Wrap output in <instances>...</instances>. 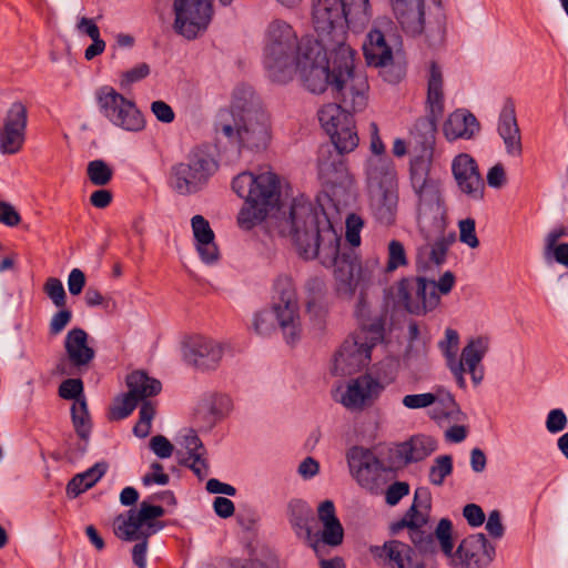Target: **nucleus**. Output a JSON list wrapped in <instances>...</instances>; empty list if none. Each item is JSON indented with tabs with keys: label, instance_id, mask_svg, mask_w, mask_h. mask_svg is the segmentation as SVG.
Instances as JSON below:
<instances>
[{
	"label": "nucleus",
	"instance_id": "obj_47",
	"mask_svg": "<svg viewBox=\"0 0 568 568\" xmlns=\"http://www.w3.org/2000/svg\"><path fill=\"white\" fill-rule=\"evenodd\" d=\"M184 446L189 452L190 458L194 459V462H201V465L207 469V463L203 458L205 448L194 429H190L189 433L184 436Z\"/></svg>",
	"mask_w": 568,
	"mask_h": 568
},
{
	"label": "nucleus",
	"instance_id": "obj_10",
	"mask_svg": "<svg viewBox=\"0 0 568 568\" xmlns=\"http://www.w3.org/2000/svg\"><path fill=\"white\" fill-rule=\"evenodd\" d=\"M384 320L376 317L369 325L362 323V329L348 336L335 353L333 374L353 375L366 367L372 357V349L384 338Z\"/></svg>",
	"mask_w": 568,
	"mask_h": 568
},
{
	"label": "nucleus",
	"instance_id": "obj_15",
	"mask_svg": "<svg viewBox=\"0 0 568 568\" xmlns=\"http://www.w3.org/2000/svg\"><path fill=\"white\" fill-rule=\"evenodd\" d=\"M174 31L187 40L204 32L213 17L211 0H173Z\"/></svg>",
	"mask_w": 568,
	"mask_h": 568
},
{
	"label": "nucleus",
	"instance_id": "obj_53",
	"mask_svg": "<svg viewBox=\"0 0 568 568\" xmlns=\"http://www.w3.org/2000/svg\"><path fill=\"white\" fill-rule=\"evenodd\" d=\"M567 416L561 408L551 409L546 418V428L551 434H557L567 427Z\"/></svg>",
	"mask_w": 568,
	"mask_h": 568
},
{
	"label": "nucleus",
	"instance_id": "obj_9",
	"mask_svg": "<svg viewBox=\"0 0 568 568\" xmlns=\"http://www.w3.org/2000/svg\"><path fill=\"white\" fill-rule=\"evenodd\" d=\"M219 169V161L209 150L195 146L183 161L170 168L166 183L179 195H193L209 185Z\"/></svg>",
	"mask_w": 568,
	"mask_h": 568
},
{
	"label": "nucleus",
	"instance_id": "obj_16",
	"mask_svg": "<svg viewBox=\"0 0 568 568\" xmlns=\"http://www.w3.org/2000/svg\"><path fill=\"white\" fill-rule=\"evenodd\" d=\"M345 458L352 478L362 488L376 493L387 468L371 448L354 445L346 450Z\"/></svg>",
	"mask_w": 568,
	"mask_h": 568
},
{
	"label": "nucleus",
	"instance_id": "obj_8",
	"mask_svg": "<svg viewBox=\"0 0 568 568\" xmlns=\"http://www.w3.org/2000/svg\"><path fill=\"white\" fill-rule=\"evenodd\" d=\"M313 26L316 32L314 44L324 49L348 47L347 29L351 24H364L367 19H357L351 12L347 0H315L313 3Z\"/></svg>",
	"mask_w": 568,
	"mask_h": 568
},
{
	"label": "nucleus",
	"instance_id": "obj_29",
	"mask_svg": "<svg viewBox=\"0 0 568 568\" xmlns=\"http://www.w3.org/2000/svg\"><path fill=\"white\" fill-rule=\"evenodd\" d=\"M286 517L296 537L305 544L315 520L312 507L304 499L293 498L287 503Z\"/></svg>",
	"mask_w": 568,
	"mask_h": 568
},
{
	"label": "nucleus",
	"instance_id": "obj_26",
	"mask_svg": "<svg viewBox=\"0 0 568 568\" xmlns=\"http://www.w3.org/2000/svg\"><path fill=\"white\" fill-rule=\"evenodd\" d=\"M498 133L509 155L520 156L523 152L520 131L517 124L515 103L510 98L505 100L499 114Z\"/></svg>",
	"mask_w": 568,
	"mask_h": 568
},
{
	"label": "nucleus",
	"instance_id": "obj_60",
	"mask_svg": "<svg viewBox=\"0 0 568 568\" xmlns=\"http://www.w3.org/2000/svg\"><path fill=\"white\" fill-rule=\"evenodd\" d=\"M486 530L489 536L496 539H500L505 534V527L501 523V514L499 510L494 509L489 513L486 521Z\"/></svg>",
	"mask_w": 568,
	"mask_h": 568
},
{
	"label": "nucleus",
	"instance_id": "obj_23",
	"mask_svg": "<svg viewBox=\"0 0 568 568\" xmlns=\"http://www.w3.org/2000/svg\"><path fill=\"white\" fill-rule=\"evenodd\" d=\"M222 356V346L203 336L193 337L183 346L184 361L199 371L215 369Z\"/></svg>",
	"mask_w": 568,
	"mask_h": 568
},
{
	"label": "nucleus",
	"instance_id": "obj_46",
	"mask_svg": "<svg viewBox=\"0 0 568 568\" xmlns=\"http://www.w3.org/2000/svg\"><path fill=\"white\" fill-rule=\"evenodd\" d=\"M452 531V521L448 518H442L434 534V539H438L443 552L447 556H452L454 549Z\"/></svg>",
	"mask_w": 568,
	"mask_h": 568
},
{
	"label": "nucleus",
	"instance_id": "obj_44",
	"mask_svg": "<svg viewBox=\"0 0 568 568\" xmlns=\"http://www.w3.org/2000/svg\"><path fill=\"white\" fill-rule=\"evenodd\" d=\"M139 400L131 395L130 392L118 398L115 404L110 408V418L121 420L126 418L135 409Z\"/></svg>",
	"mask_w": 568,
	"mask_h": 568
},
{
	"label": "nucleus",
	"instance_id": "obj_7",
	"mask_svg": "<svg viewBox=\"0 0 568 568\" xmlns=\"http://www.w3.org/2000/svg\"><path fill=\"white\" fill-rule=\"evenodd\" d=\"M433 7L425 10L424 0H390L392 9L406 34L425 33L432 44L440 43L446 36L447 18L442 0H432Z\"/></svg>",
	"mask_w": 568,
	"mask_h": 568
},
{
	"label": "nucleus",
	"instance_id": "obj_41",
	"mask_svg": "<svg viewBox=\"0 0 568 568\" xmlns=\"http://www.w3.org/2000/svg\"><path fill=\"white\" fill-rule=\"evenodd\" d=\"M87 174L92 184L104 186L112 180L113 170L105 161L93 160L88 164Z\"/></svg>",
	"mask_w": 568,
	"mask_h": 568
},
{
	"label": "nucleus",
	"instance_id": "obj_25",
	"mask_svg": "<svg viewBox=\"0 0 568 568\" xmlns=\"http://www.w3.org/2000/svg\"><path fill=\"white\" fill-rule=\"evenodd\" d=\"M382 389L383 385L376 378L365 374L348 383L341 403L348 409H363Z\"/></svg>",
	"mask_w": 568,
	"mask_h": 568
},
{
	"label": "nucleus",
	"instance_id": "obj_3",
	"mask_svg": "<svg viewBox=\"0 0 568 568\" xmlns=\"http://www.w3.org/2000/svg\"><path fill=\"white\" fill-rule=\"evenodd\" d=\"M270 118L255 101L251 88L237 87L229 109H221L215 118L214 131L241 151H261L271 140Z\"/></svg>",
	"mask_w": 568,
	"mask_h": 568
},
{
	"label": "nucleus",
	"instance_id": "obj_51",
	"mask_svg": "<svg viewBox=\"0 0 568 568\" xmlns=\"http://www.w3.org/2000/svg\"><path fill=\"white\" fill-rule=\"evenodd\" d=\"M437 397L434 393L409 394L404 396L403 405L409 409H418L432 406L436 403Z\"/></svg>",
	"mask_w": 568,
	"mask_h": 568
},
{
	"label": "nucleus",
	"instance_id": "obj_6",
	"mask_svg": "<svg viewBox=\"0 0 568 568\" xmlns=\"http://www.w3.org/2000/svg\"><path fill=\"white\" fill-rule=\"evenodd\" d=\"M298 40L293 27L282 19L272 20L264 33L263 64L273 82L286 83L294 73Z\"/></svg>",
	"mask_w": 568,
	"mask_h": 568
},
{
	"label": "nucleus",
	"instance_id": "obj_48",
	"mask_svg": "<svg viewBox=\"0 0 568 568\" xmlns=\"http://www.w3.org/2000/svg\"><path fill=\"white\" fill-rule=\"evenodd\" d=\"M459 241L470 248L479 246V240L476 234V222L471 217L459 221Z\"/></svg>",
	"mask_w": 568,
	"mask_h": 568
},
{
	"label": "nucleus",
	"instance_id": "obj_55",
	"mask_svg": "<svg viewBox=\"0 0 568 568\" xmlns=\"http://www.w3.org/2000/svg\"><path fill=\"white\" fill-rule=\"evenodd\" d=\"M151 450L159 458H169L174 450L172 443L163 435H155L150 440Z\"/></svg>",
	"mask_w": 568,
	"mask_h": 568
},
{
	"label": "nucleus",
	"instance_id": "obj_21",
	"mask_svg": "<svg viewBox=\"0 0 568 568\" xmlns=\"http://www.w3.org/2000/svg\"><path fill=\"white\" fill-rule=\"evenodd\" d=\"M437 120L434 118H418L409 133L408 146L413 153L409 165L424 160L432 165L437 131Z\"/></svg>",
	"mask_w": 568,
	"mask_h": 568
},
{
	"label": "nucleus",
	"instance_id": "obj_35",
	"mask_svg": "<svg viewBox=\"0 0 568 568\" xmlns=\"http://www.w3.org/2000/svg\"><path fill=\"white\" fill-rule=\"evenodd\" d=\"M126 386L131 395L139 402L148 400L149 397L156 396L162 390V384L159 379L149 376L143 371H134L126 376Z\"/></svg>",
	"mask_w": 568,
	"mask_h": 568
},
{
	"label": "nucleus",
	"instance_id": "obj_17",
	"mask_svg": "<svg viewBox=\"0 0 568 568\" xmlns=\"http://www.w3.org/2000/svg\"><path fill=\"white\" fill-rule=\"evenodd\" d=\"M317 517L322 523V530H311V536L305 545L308 546L317 558L323 556V546L338 547L344 541V527L336 515L335 504L331 499L322 501L317 507Z\"/></svg>",
	"mask_w": 568,
	"mask_h": 568
},
{
	"label": "nucleus",
	"instance_id": "obj_61",
	"mask_svg": "<svg viewBox=\"0 0 568 568\" xmlns=\"http://www.w3.org/2000/svg\"><path fill=\"white\" fill-rule=\"evenodd\" d=\"M21 221L19 212L8 202L0 201V223L17 226Z\"/></svg>",
	"mask_w": 568,
	"mask_h": 568
},
{
	"label": "nucleus",
	"instance_id": "obj_22",
	"mask_svg": "<svg viewBox=\"0 0 568 568\" xmlns=\"http://www.w3.org/2000/svg\"><path fill=\"white\" fill-rule=\"evenodd\" d=\"M371 552L375 558L382 559L387 568H434L424 560H418L413 547L396 539L372 547Z\"/></svg>",
	"mask_w": 568,
	"mask_h": 568
},
{
	"label": "nucleus",
	"instance_id": "obj_19",
	"mask_svg": "<svg viewBox=\"0 0 568 568\" xmlns=\"http://www.w3.org/2000/svg\"><path fill=\"white\" fill-rule=\"evenodd\" d=\"M496 557V547L483 532L462 540L456 550L457 568H487Z\"/></svg>",
	"mask_w": 568,
	"mask_h": 568
},
{
	"label": "nucleus",
	"instance_id": "obj_20",
	"mask_svg": "<svg viewBox=\"0 0 568 568\" xmlns=\"http://www.w3.org/2000/svg\"><path fill=\"white\" fill-rule=\"evenodd\" d=\"M452 173L458 190L469 200L481 201L484 199L485 182L473 156L467 153L456 155L452 162Z\"/></svg>",
	"mask_w": 568,
	"mask_h": 568
},
{
	"label": "nucleus",
	"instance_id": "obj_12",
	"mask_svg": "<svg viewBox=\"0 0 568 568\" xmlns=\"http://www.w3.org/2000/svg\"><path fill=\"white\" fill-rule=\"evenodd\" d=\"M97 101L102 115L114 126L128 132H140L145 119L133 100L126 99L114 88L104 85L97 91Z\"/></svg>",
	"mask_w": 568,
	"mask_h": 568
},
{
	"label": "nucleus",
	"instance_id": "obj_2",
	"mask_svg": "<svg viewBox=\"0 0 568 568\" xmlns=\"http://www.w3.org/2000/svg\"><path fill=\"white\" fill-rule=\"evenodd\" d=\"M304 88L315 94L331 90L336 102L324 105L336 106L338 119L362 112L368 103L369 84L366 75L355 70V51L351 47L324 49L308 42L295 59Z\"/></svg>",
	"mask_w": 568,
	"mask_h": 568
},
{
	"label": "nucleus",
	"instance_id": "obj_54",
	"mask_svg": "<svg viewBox=\"0 0 568 568\" xmlns=\"http://www.w3.org/2000/svg\"><path fill=\"white\" fill-rule=\"evenodd\" d=\"M152 473H146L142 477V484L144 486H150L153 484L156 485H168L170 481V477L168 474L163 473V466L159 462H153L151 464Z\"/></svg>",
	"mask_w": 568,
	"mask_h": 568
},
{
	"label": "nucleus",
	"instance_id": "obj_32",
	"mask_svg": "<svg viewBox=\"0 0 568 568\" xmlns=\"http://www.w3.org/2000/svg\"><path fill=\"white\" fill-rule=\"evenodd\" d=\"M436 449V442L428 436L413 437L400 443L396 448V457L405 465L425 459Z\"/></svg>",
	"mask_w": 568,
	"mask_h": 568
},
{
	"label": "nucleus",
	"instance_id": "obj_52",
	"mask_svg": "<svg viewBox=\"0 0 568 568\" xmlns=\"http://www.w3.org/2000/svg\"><path fill=\"white\" fill-rule=\"evenodd\" d=\"M409 484L406 481H395L390 484L385 491V501L388 506H396L402 498L409 494Z\"/></svg>",
	"mask_w": 568,
	"mask_h": 568
},
{
	"label": "nucleus",
	"instance_id": "obj_38",
	"mask_svg": "<svg viewBox=\"0 0 568 568\" xmlns=\"http://www.w3.org/2000/svg\"><path fill=\"white\" fill-rule=\"evenodd\" d=\"M145 520H142L141 511L130 509L128 511V518H123L122 515L118 516L114 521V532L123 540H139V529L144 526Z\"/></svg>",
	"mask_w": 568,
	"mask_h": 568
},
{
	"label": "nucleus",
	"instance_id": "obj_57",
	"mask_svg": "<svg viewBox=\"0 0 568 568\" xmlns=\"http://www.w3.org/2000/svg\"><path fill=\"white\" fill-rule=\"evenodd\" d=\"M150 74V65L145 62L139 63L122 74L121 84L130 85L145 79Z\"/></svg>",
	"mask_w": 568,
	"mask_h": 568
},
{
	"label": "nucleus",
	"instance_id": "obj_4",
	"mask_svg": "<svg viewBox=\"0 0 568 568\" xmlns=\"http://www.w3.org/2000/svg\"><path fill=\"white\" fill-rule=\"evenodd\" d=\"M338 114L336 106L318 112V120L332 144H324L318 149L317 175L321 183L334 195L336 189L346 187L352 182L344 155L353 152L359 143L354 115L338 119Z\"/></svg>",
	"mask_w": 568,
	"mask_h": 568
},
{
	"label": "nucleus",
	"instance_id": "obj_45",
	"mask_svg": "<svg viewBox=\"0 0 568 568\" xmlns=\"http://www.w3.org/2000/svg\"><path fill=\"white\" fill-rule=\"evenodd\" d=\"M424 526L417 524L416 527L409 528V539L420 552H433L435 549L434 535L427 534L423 529Z\"/></svg>",
	"mask_w": 568,
	"mask_h": 568
},
{
	"label": "nucleus",
	"instance_id": "obj_1",
	"mask_svg": "<svg viewBox=\"0 0 568 568\" xmlns=\"http://www.w3.org/2000/svg\"><path fill=\"white\" fill-rule=\"evenodd\" d=\"M282 235L291 237L305 261L320 260L325 267H334L336 293L352 298L361 280L362 265L351 247H342V237L334 229L324 207L308 197H294L288 214L280 223Z\"/></svg>",
	"mask_w": 568,
	"mask_h": 568
},
{
	"label": "nucleus",
	"instance_id": "obj_36",
	"mask_svg": "<svg viewBox=\"0 0 568 568\" xmlns=\"http://www.w3.org/2000/svg\"><path fill=\"white\" fill-rule=\"evenodd\" d=\"M108 464L99 462L81 474H77L67 485V495L70 498H77L95 485V483L106 473Z\"/></svg>",
	"mask_w": 568,
	"mask_h": 568
},
{
	"label": "nucleus",
	"instance_id": "obj_34",
	"mask_svg": "<svg viewBox=\"0 0 568 568\" xmlns=\"http://www.w3.org/2000/svg\"><path fill=\"white\" fill-rule=\"evenodd\" d=\"M71 420L75 434L83 442L78 445L75 457L83 456L88 450V443L92 432V422L87 400H80L79 405L71 407Z\"/></svg>",
	"mask_w": 568,
	"mask_h": 568
},
{
	"label": "nucleus",
	"instance_id": "obj_40",
	"mask_svg": "<svg viewBox=\"0 0 568 568\" xmlns=\"http://www.w3.org/2000/svg\"><path fill=\"white\" fill-rule=\"evenodd\" d=\"M453 457L450 455L437 456L429 468V483L435 486H442L445 478L453 473Z\"/></svg>",
	"mask_w": 568,
	"mask_h": 568
},
{
	"label": "nucleus",
	"instance_id": "obj_58",
	"mask_svg": "<svg viewBox=\"0 0 568 568\" xmlns=\"http://www.w3.org/2000/svg\"><path fill=\"white\" fill-rule=\"evenodd\" d=\"M151 112L154 114L158 121L162 123H172L175 119V113L171 105L162 100H156L151 103Z\"/></svg>",
	"mask_w": 568,
	"mask_h": 568
},
{
	"label": "nucleus",
	"instance_id": "obj_14",
	"mask_svg": "<svg viewBox=\"0 0 568 568\" xmlns=\"http://www.w3.org/2000/svg\"><path fill=\"white\" fill-rule=\"evenodd\" d=\"M274 292L278 302L274 304L278 325L287 344L294 345L301 337V318L293 281L287 275H280L274 282Z\"/></svg>",
	"mask_w": 568,
	"mask_h": 568
},
{
	"label": "nucleus",
	"instance_id": "obj_43",
	"mask_svg": "<svg viewBox=\"0 0 568 568\" xmlns=\"http://www.w3.org/2000/svg\"><path fill=\"white\" fill-rule=\"evenodd\" d=\"M84 386L80 378H68L64 379L58 388V394L61 398L74 400V404L79 405L80 400H87L84 397Z\"/></svg>",
	"mask_w": 568,
	"mask_h": 568
},
{
	"label": "nucleus",
	"instance_id": "obj_31",
	"mask_svg": "<svg viewBox=\"0 0 568 568\" xmlns=\"http://www.w3.org/2000/svg\"><path fill=\"white\" fill-rule=\"evenodd\" d=\"M64 347L70 363L78 368L87 366L95 356L94 349L88 345L87 332L80 327L68 332Z\"/></svg>",
	"mask_w": 568,
	"mask_h": 568
},
{
	"label": "nucleus",
	"instance_id": "obj_59",
	"mask_svg": "<svg viewBox=\"0 0 568 568\" xmlns=\"http://www.w3.org/2000/svg\"><path fill=\"white\" fill-rule=\"evenodd\" d=\"M450 241L444 236L437 239L430 246L429 258L436 265L445 262Z\"/></svg>",
	"mask_w": 568,
	"mask_h": 568
},
{
	"label": "nucleus",
	"instance_id": "obj_42",
	"mask_svg": "<svg viewBox=\"0 0 568 568\" xmlns=\"http://www.w3.org/2000/svg\"><path fill=\"white\" fill-rule=\"evenodd\" d=\"M407 264L408 260L403 243L397 240H392L388 244V258L384 272L392 273Z\"/></svg>",
	"mask_w": 568,
	"mask_h": 568
},
{
	"label": "nucleus",
	"instance_id": "obj_64",
	"mask_svg": "<svg viewBox=\"0 0 568 568\" xmlns=\"http://www.w3.org/2000/svg\"><path fill=\"white\" fill-rule=\"evenodd\" d=\"M227 568H268L257 558H232L227 561Z\"/></svg>",
	"mask_w": 568,
	"mask_h": 568
},
{
	"label": "nucleus",
	"instance_id": "obj_33",
	"mask_svg": "<svg viewBox=\"0 0 568 568\" xmlns=\"http://www.w3.org/2000/svg\"><path fill=\"white\" fill-rule=\"evenodd\" d=\"M427 109L426 118H434V120H438L444 112L443 75L440 68L435 62H432L429 69Z\"/></svg>",
	"mask_w": 568,
	"mask_h": 568
},
{
	"label": "nucleus",
	"instance_id": "obj_37",
	"mask_svg": "<svg viewBox=\"0 0 568 568\" xmlns=\"http://www.w3.org/2000/svg\"><path fill=\"white\" fill-rule=\"evenodd\" d=\"M306 310L314 316H322L326 313L325 295L326 285L318 276L310 277L305 283Z\"/></svg>",
	"mask_w": 568,
	"mask_h": 568
},
{
	"label": "nucleus",
	"instance_id": "obj_24",
	"mask_svg": "<svg viewBox=\"0 0 568 568\" xmlns=\"http://www.w3.org/2000/svg\"><path fill=\"white\" fill-rule=\"evenodd\" d=\"M398 204L397 184L394 174H386L378 190L372 195L371 209L381 224L389 226L395 222Z\"/></svg>",
	"mask_w": 568,
	"mask_h": 568
},
{
	"label": "nucleus",
	"instance_id": "obj_49",
	"mask_svg": "<svg viewBox=\"0 0 568 568\" xmlns=\"http://www.w3.org/2000/svg\"><path fill=\"white\" fill-rule=\"evenodd\" d=\"M364 225L362 217L357 214H349L346 219V241L348 247L353 248L361 244V230Z\"/></svg>",
	"mask_w": 568,
	"mask_h": 568
},
{
	"label": "nucleus",
	"instance_id": "obj_56",
	"mask_svg": "<svg viewBox=\"0 0 568 568\" xmlns=\"http://www.w3.org/2000/svg\"><path fill=\"white\" fill-rule=\"evenodd\" d=\"M60 308L50 321L49 332L51 335L60 334L72 320V312L70 310L65 307Z\"/></svg>",
	"mask_w": 568,
	"mask_h": 568
},
{
	"label": "nucleus",
	"instance_id": "obj_62",
	"mask_svg": "<svg viewBox=\"0 0 568 568\" xmlns=\"http://www.w3.org/2000/svg\"><path fill=\"white\" fill-rule=\"evenodd\" d=\"M463 515L471 527H479L485 523V513L476 504H467L463 509Z\"/></svg>",
	"mask_w": 568,
	"mask_h": 568
},
{
	"label": "nucleus",
	"instance_id": "obj_39",
	"mask_svg": "<svg viewBox=\"0 0 568 568\" xmlns=\"http://www.w3.org/2000/svg\"><path fill=\"white\" fill-rule=\"evenodd\" d=\"M489 348V339L485 336H478L469 339L462 351V359L467 368H475L483 361Z\"/></svg>",
	"mask_w": 568,
	"mask_h": 568
},
{
	"label": "nucleus",
	"instance_id": "obj_13",
	"mask_svg": "<svg viewBox=\"0 0 568 568\" xmlns=\"http://www.w3.org/2000/svg\"><path fill=\"white\" fill-rule=\"evenodd\" d=\"M394 291L395 303L413 315H425L440 303L436 282L423 276L402 277Z\"/></svg>",
	"mask_w": 568,
	"mask_h": 568
},
{
	"label": "nucleus",
	"instance_id": "obj_18",
	"mask_svg": "<svg viewBox=\"0 0 568 568\" xmlns=\"http://www.w3.org/2000/svg\"><path fill=\"white\" fill-rule=\"evenodd\" d=\"M28 109L20 102H13L8 109L3 126L0 129V151L3 154L18 153L26 140Z\"/></svg>",
	"mask_w": 568,
	"mask_h": 568
},
{
	"label": "nucleus",
	"instance_id": "obj_50",
	"mask_svg": "<svg viewBox=\"0 0 568 568\" xmlns=\"http://www.w3.org/2000/svg\"><path fill=\"white\" fill-rule=\"evenodd\" d=\"M43 288L57 307L65 306L67 294L63 284L59 278L49 277Z\"/></svg>",
	"mask_w": 568,
	"mask_h": 568
},
{
	"label": "nucleus",
	"instance_id": "obj_11",
	"mask_svg": "<svg viewBox=\"0 0 568 568\" xmlns=\"http://www.w3.org/2000/svg\"><path fill=\"white\" fill-rule=\"evenodd\" d=\"M430 168L424 160L409 165L410 184L417 197L418 221H436L445 213L443 183L430 174Z\"/></svg>",
	"mask_w": 568,
	"mask_h": 568
},
{
	"label": "nucleus",
	"instance_id": "obj_5",
	"mask_svg": "<svg viewBox=\"0 0 568 568\" xmlns=\"http://www.w3.org/2000/svg\"><path fill=\"white\" fill-rule=\"evenodd\" d=\"M232 190L245 200L246 206L237 215V224L243 230H252L280 206L281 181L272 171L260 174L241 172L232 180Z\"/></svg>",
	"mask_w": 568,
	"mask_h": 568
},
{
	"label": "nucleus",
	"instance_id": "obj_63",
	"mask_svg": "<svg viewBox=\"0 0 568 568\" xmlns=\"http://www.w3.org/2000/svg\"><path fill=\"white\" fill-rule=\"evenodd\" d=\"M434 394L437 397L435 404H438L439 406H442V408L449 410V413L453 414L454 416L455 414L460 413L458 404L456 403L455 397L450 392L437 389V392Z\"/></svg>",
	"mask_w": 568,
	"mask_h": 568
},
{
	"label": "nucleus",
	"instance_id": "obj_30",
	"mask_svg": "<svg viewBox=\"0 0 568 568\" xmlns=\"http://www.w3.org/2000/svg\"><path fill=\"white\" fill-rule=\"evenodd\" d=\"M363 54L369 67H386L393 62V50L378 29H372L367 33L363 43Z\"/></svg>",
	"mask_w": 568,
	"mask_h": 568
},
{
	"label": "nucleus",
	"instance_id": "obj_28",
	"mask_svg": "<svg viewBox=\"0 0 568 568\" xmlns=\"http://www.w3.org/2000/svg\"><path fill=\"white\" fill-rule=\"evenodd\" d=\"M480 130L476 116L465 109H458L449 114L443 131L447 140L471 139Z\"/></svg>",
	"mask_w": 568,
	"mask_h": 568
},
{
	"label": "nucleus",
	"instance_id": "obj_27",
	"mask_svg": "<svg viewBox=\"0 0 568 568\" xmlns=\"http://www.w3.org/2000/svg\"><path fill=\"white\" fill-rule=\"evenodd\" d=\"M191 225L195 246L202 262L207 265L216 263L220 258V251L214 242L215 235L209 221L202 215H194Z\"/></svg>",
	"mask_w": 568,
	"mask_h": 568
}]
</instances>
